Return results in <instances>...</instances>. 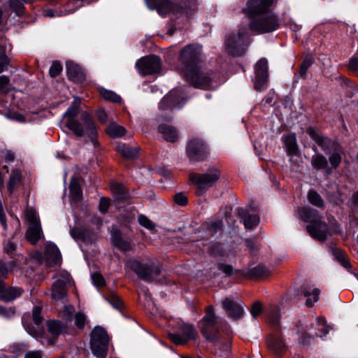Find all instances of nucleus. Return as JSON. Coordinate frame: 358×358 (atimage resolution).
<instances>
[{"instance_id":"f257e3e1","label":"nucleus","mask_w":358,"mask_h":358,"mask_svg":"<svg viewBox=\"0 0 358 358\" xmlns=\"http://www.w3.org/2000/svg\"><path fill=\"white\" fill-rule=\"evenodd\" d=\"M201 47L189 45L181 50L179 59L182 67L180 74L196 87L204 90L212 88L213 78L200 71Z\"/></svg>"},{"instance_id":"f03ea898","label":"nucleus","mask_w":358,"mask_h":358,"mask_svg":"<svg viewBox=\"0 0 358 358\" xmlns=\"http://www.w3.org/2000/svg\"><path fill=\"white\" fill-rule=\"evenodd\" d=\"M298 215L303 221L313 223L307 226V231L311 237L320 241L327 239L329 229L325 223L319 220L317 210L308 207H302L299 208Z\"/></svg>"},{"instance_id":"7ed1b4c3","label":"nucleus","mask_w":358,"mask_h":358,"mask_svg":"<svg viewBox=\"0 0 358 358\" xmlns=\"http://www.w3.org/2000/svg\"><path fill=\"white\" fill-rule=\"evenodd\" d=\"M280 27L278 17L272 11L252 17L249 28L257 34L273 32Z\"/></svg>"},{"instance_id":"20e7f679","label":"nucleus","mask_w":358,"mask_h":358,"mask_svg":"<svg viewBox=\"0 0 358 358\" xmlns=\"http://www.w3.org/2000/svg\"><path fill=\"white\" fill-rule=\"evenodd\" d=\"M126 265L131 269L137 276L145 281L152 282L160 274L162 268L155 265L152 261L142 263L136 259H129Z\"/></svg>"},{"instance_id":"39448f33","label":"nucleus","mask_w":358,"mask_h":358,"mask_svg":"<svg viewBox=\"0 0 358 358\" xmlns=\"http://www.w3.org/2000/svg\"><path fill=\"white\" fill-rule=\"evenodd\" d=\"M245 28H240L236 31L229 34L225 39L227 52L232 56L242 55L246 50L248 42Z\"/></svg>"},{"instance_id":"423d86ee","label":"nucleus","mask_w":358,"mask_h":358,"mask_svg":"<svg viewBox=\"0 0 358 358\" xmlns=\"http://www.w3.org/2000/svg\"><path fill=\"white\" fill-rule=\"evenodd\" d=\"M108 340V334L103 328L97 326L93 329L91 332L90 348L95 357L104 358L106 356Z\"/></svg>"},{"instance_id":"0eeeda50","label":"nucleus","mask_w":358,"mask_h":358,"mask_svg":"<svg viewBox=\"0 0 358 358\" xmlns=\"http://www.w3.org/2000/svg\"><path fill=\"white\" fill-rule=\"evenodd\" d=\"M220 176V171L213 167L203 173H190L189 180L192 183L197 186L199 191L198 194H200L203 191L212 187L219 180Z\"/></svg>"},{"instance_id":"6e6552de","label":"nucleus","mask_w":358,"mask_h":358,"mask_svg":"<svg viewBox=\"0 0 358 358\" xmlns=\"http://www.w3.org/2000/svg\"><path fill=\"white\" fill-rule=\"evenodd\" d=\"M174 332L169 333V338L176 345H184L196 338L197 333L192 325L178 321L174 325Z\"/></svg>"},{"instance_id":"1a4fd4ad","label":"nucleus","mask_w":358,"mask_h":358,"mask_svg":"<svg viewBox=\"0 0 358 358\" xmlns=\"http://www.w3.org/2000/svg\"><path fill=\"white\" fill-rule=\"evenodd\" d=\"M55 279L51 288V298L64 303L67 298V287L71 283V277L66 271H62L55 275Z\"/></svg>"},{"instance_id":"9d476101","label":"nucleus","mask_w":358,"mask_h":358,"mask_svg":"<svg viewBox=\"0 0 358 358\" xmlns=\"http://www.w3.org/2000/svg\"><path fill=\"white\" fill-rule=\"evenodd\" d=\"M185 97L180 89H173L166 94L159 103L161 110H172L180 108L185 104Z\"/></svg>"},{"instance_id":"9b49d317","label":"nucleus","mask_w":358,"mask_h":358,"mask_svg":"<svg viewBox=\"0 0 358 358\" xmlns=\"http://www.w3.org/2000/svg\"><path fill=\"white\" fill-rule=\"evenodd\" d=\"M42 308L41 306H36L34 308L32 312V320L34 326L30 325L27 321V317L24 315L22 318V325L26 331L36 339L42 338L43 329L41 327L43 317L41 316Z\"/></svg>"},{"instance_id":"f8f14e48","label":"nucleus","mask_w":358,"mask_h":358,"mask_svg":"<svg viewBox=\"0 0 358 358\" xmlns=\"http://www.w3.org/2000/svg\"><path fill=\"white\" fill-rule=\"evenodd\" d=\"M216 317L214 314V308L209 306L206 316L200 322L201 330L203 335L209 341H214L217 336Z\"/></svg>"},{"instance_id":"ddd939ff","label":"nucleus","mask_w":358,"mask_h":358,"mask_svg":"<svg viewBox=\"0 0 358 358\" xmlns=\"http://www.w3.org/2000/svg\"><path fill=\"white\" fill-rule=\"evenodd\" d=\"M136 66L142 76L151 75L161 70V59L156 55H150L138 60Z\"/></svg>"},{"instance_id":"4468645a","label":"nucleus","mask_w":358,"mask_h":358,"mask_svg":"<svg viewBox=\"0 0 358 358\" xmlns=\"http://www.w3.org/2000/svg\"><path fill=\"white\" fill-rule=\"evenodd\" d=\"M186 152L188 157L192 162L203 161L208 156L206 145L196 138H194L187 143Z\"/></svg>"},{"instance_id":"2eb2a0df","label":"nucleus","mask_w":358,"mask_h":358,"mask_svg":"<svg viewBox=\"0 0 358 358\" xmlns=\"http://www.w3.org/2000/svg\"><path fill=\"white\" fill-rule=\"evenodd\" d=\"M80 103L81 100L76 98L63 115L62 124L73 132H76L80 129V123L75 120V117L78 114Z\"/></svg>"},{"instance_id":"dca6fc26","label":"nucleus","mask_w":358,"mask_h":358,"mask_svg":"<svg viewBox=\"0 0 358 358\" xmlns=\"http://www.w3.org/2000/svg\"><path fill=\"white\" fill-rule=\"evenodd\" d=\"M255 88L258 91H262L266 87L268 82V62L265 58L260 59L255 67Z\"/></svg>"},{"instance_id":"f3484780","label":"nucleus","mask_w":358,"mask_h":358,"mask_svg":"<svg viewBox=\"0 0 358 358\" xmlns=\"http://www.w3.org/2000/svg\"><path fill=\"white\" fill-rule=\"evenodd\" d=\"M272 3L273 0H248L243 12L253 17L266 12H271L270 7Z\"/></svg>"},{"instance_id":"a211bd4d","label":"nucleus","mask_w":358,"mask_h":358,"mask_svg":"<svg viewBox=\"0 0 358 358\" xmlns=\"http://www.w3.org/2000/svg\"><path fill=\"white\" fill-rule=\"evenodd\" d=\"M329 327L327 324L325 319L323 317H318L307 329L303 337L300 338L299 342L305 345V342L303 341L305 336L307 335L310 337L323 338L329 333Z\"/></svg>"},{"instance_id":"6ab92c4d","label":"nucleus","mask_w":358,"mask_h":358,"mask_svg":"<svg viewBox=\"0 0 358 358\" xmlns=\"http://www.w3.org/2000/svg\"><path fill=\"white\" fill-rule=\"evenodd\" d=\"M222 306L227 316L234 320L241 318L244 314V304L238 300L225 298Z\"/></svg>"},{"instance_id":"aec40b11","label":"nucleus","mask_w":358,"mask_h":358,"mask_svg":"<svg viewBox=\"0 0 358 358\" xmlns=\"http://www.w3.org/2000/svg\"><path fill=\"white\" fill-rule=\"evenodd\" d=\"M149 9L157 10L160 15H166L170 13H178L179 8L173 6L169 0H145Z\"/></svg>"},{"instance_id":"412c9836","label":"nucleus","mask_w":358,"mask_h":358,"mask_svg":"<svg viewBox=\"0 0 358 358\" xmlns=\"http://www.w3.org/2000/svg\"><path fill=\"white\" fill-rule=\"evenodd\" d=\"M64 318L68 322L74 320V324L79 329L84 327L86 316L81 313H75V308L71 305L65 306L62 313Z\"/></svg>"},{"instance_id":"4be33fe9","label":"nucleus","mask_w":358,"mask_h":358,"mask_svg":"<svg viewBox=\"0 0 358 358\" xmlns=\"http://www.w3.org/2000/svg\"><path fill=\"white\" fill-rule=\"evenodd\" d=\"M269 351L277 357H281L287 349L283 339L278 335L271 336L267 341Z\"/></svg>"},{"instance_id":"5701e85b","label":"nucleus","mask_w":358,"mask_h":358,"mask_svg":"<svg viewBox=\"0 0 358 358\" xmlns=\"http://www.w3.org/2000/svg\"><path fill=\"white\" fill-rule=\"evenodd\" d=\"M116 150L124 158L134 159L137 157L140 151V147L138 145L131 146L123 142H117Z\"/></svg>"},{"instance_id":"b1692460","label":"nucleus","mask_w":358,"mask_h":358,"mask_svg":"<svg viewBox=\"0 0 358 358\" xmlns=\"http://www.w3.org/2000/svg\"><path fill=\"white\" fill-rule=\"evenodd\" d=\"M22 289L20 287H5L3 282L0 281V300L6 302L11 301L22 295Z\"/></svg>"},{"instance_id":"393cba45","label":"nucleus","mask_w":358,"mask_h":358,"mask_svg":"<svg viewBox=\"0 0 358 358\" xmlns=\"http://www.w3.org/2000/svg\"><path fill=\"white\" fill-rule=\"evenodd\" d=\"M82 124H80V129L75 134H83V133L95 134H96V124L92 117L87 113L81 115Z\"/></svg>"},{"instance_id":"a878e982","label":"nucleus","mask_w":358,"mask_h":358,"mask_svg":"<svg viewBox=\"0 0 358 358\" xmlns=\"http://www.w3.org/2000/svg\"><path fill=\"white\" fill-rule=\"evenodd\" d=\"M71 236L77 242L92 243L96 239V234L85 229L76 227L71 230Z\"/></svg>"},{"instance_id":"bb28decb","label":"nucleus","mask_w":358,"mask_h":358,"mask_svg":"<svg viewBox=\"0 0 358 358\" xmlns=\"http://www.w3.org/2000/svg\"><path fill=\"white\" fill-rule=\"evenodd\" d=\"M45 255L49 264L60 263L62 257L57 246L53 243H48L45 248Z\"/></svg>"},{"instance_id":"cd10ccee","label":"nucleus","mask_w":358,"mask_h":358,"mask_svg":"<svg viewBox=\"0 0 358 358\" xmlns=\"http://www.w3.org/2000/svg\"><path fill=\"white\" fill-rule=\"evenodd\" d=\"M238 212L246 229H252L259 224V217L257 214H250L243 208H239Z\"/></svg>"},{"instance_id":"c85d7f7f","label":"nucleus","mask_w":358,"mask_h":358,"mask_svg":"<svg viewBox=\"0 0 358 358\" xmlns=\"http://www.w3.org/2000/svg\"><path fill=\"white\" fill-rule=\"evenodd\" d=\"M42 235L41 223H34L29 225L26 233L27 240L32 244H36L42 237Z\"/></svg>"},{"instance_id":"c756f323","label":"nucleus","mask_w":358,"mask_h":358,"mask_svg":"<svg viewBox=\"0 0 358 358\" xmlns=\"http://www.w3.org/2000/svg\"><path fill=\"white\" fill-rule=\"evenodd\" d=\"M111 235V241L113 245L122 251H129L131 250L130 243L122 238L121 233L118 230H114Z\"/></svg>"},{"instance_id":"7c9ffc66","label":"nucleus","mask_w":358,"mask_h":358,"mask_svg":"<svg viewBox=\"0 0 358 358\" xmlns=\"http://www.w3.org/2000/svg\"><path fill=\"white\" fill-rule=\"evenodd\" d=\"M70 199L73 202H78L83 198V192L78 180L76 178L71 179L69 185Z\"/></svg>"},{"instance_id":"2f4dec72","label":"nucleus","mask_w":358,"mask_h":358,"mask_svg":"<svg viewBox=\"0 0 358 358\" xmlns=\"http://www.w3.org/2000/svg\"><path fill=\"white\" fill-rule=\"evenodd\" d=\"M49 333L52 336H58L66 331V327L60 321L50 320L47 322Z\"/></svg>"},{"instance_id":"473e14b6","label":"nucleus","mask_w":358,"mask_h":358,"mask_svg":"<svg viewBox=\"0 0 358 358\" xmlns=\"http://www.w3.org/2000/svg\"><path fill=\"white\" fill-rule=\"evenodd\" d=\"M282 141L287 148L289 155H295L298 152V145L296 136H282Z\"/></svg>"},{"instance_id":"72a5a7b5","label":"nucleus","mask_w":358,"mask_h":358,"mask_svg":"<svg viewBox=\"0 0 358 358\" xmlns=\"http://www.w3.org/2000/svg\"><path fill=\"white\" fill-rule=\"evenodd\" d=\"M66 71L70 79L76 81L83 78V73L80 68L71 62H66Z\"/></svg>"},{"instance_id":"f704fd0d","label":"nucleus","mask_w":358,"mask_h":358,"mask_svg":"<svg viewBox=\"0 0 358 358\" xmlns=\"http://www.w3.org/2000/svg\"><path fill=\"white\" fill-rule=\"evenodd\" d=\"M21 178L22 176L19 170L13 169L11 171L8 184V190L10 194H12L13 191L17 188V185L21 182Z\"/></svg>"},{"instance_id":"c9c22d12","label":"nucleus","mask_w":358,"mask_h":358,"mask_svg":"<svg viewBox=\"0 0 358 358\" xmlns=\"http://www.w3.org/2000/svg\"><path fill=\"white\" fill-rule=\"evenodd\" d=\"M320 290L317 288L309 289L304 292V296L307 297L306 305L308 307L313 306L318 301Z\"/></svg>"},{"instance_id":"e433bc0d","label":"nucleus","mask_w":358,"mask_h":358,"mask_svg":"<svg viewBox=\"0 0 358 358\" xmlns=\"http://www.w3.org/2000/svg\"><path fill=\"white\" fill-rule=\"evenodd\" d=\"M110 190L117 200H124L127 196L124 186L120 183L113 182L110 185Z\"/></svg>"},{"instance_id":"4c0bfd02","label":"nucleus","mask_w":358,"mask_h":358,"mask_svg":"<svg viewBox=\"0 0 358 358\" xmlns=\"http://www.w3.org/2000/svg\"><path fill=\"white\" fill-rule=\"evenodd\" d=\"M220 227V223L219 222H215L207 226L203 231H200L199 236L203 239H208L209 237L214 236Z\"/></svg>"},{"instance_id":"58836bf2","label":"nucleus","mask_w":358,"mask_h":358,"mask_svg":"<svg viewBox=\"0 0 358 358\" xmlns=\"http://www.w3.org/2000/svg\"><path fill=\"white\" fill-rule=\"evenodd\" d=\"M280 309L276 306H271L267 313L266 320L271 325H278L280 322Z\"/></svg>"},{"instance_id":"ea45409f","label":"nucleus","mask_w":358,"mask_h":358,"mask_svg":"<svg viewBox=\"0 0 358 358\" xmlns=\"http://www.w3.org/2000/svg\"><path fill=\"white\" fill-rule=\"evenodd\" d=\"M332 252L336 259L346 269L351 267V264L346 258L345 255L338 248H332Z\"/></svg>"},{"instance_id":"a19ab883","label":"nucleus","mask_w":358,"mask_h":358,"mask_svg":"<svg viewBox=\"0 0 358 358\" xmlns=\"http://www.w3.org/2000/svg\"><path fill=\"white\" fill-rule=\"evenodd\" d=\"M25 3L23 0H10L9 5L11 10L14 12L16 15L22 16L24 13Z\"/></svg>"},{"instance_id":"79ce46f5","label":"nucleus","mask_w":358,"mask_h":358,"mask_svg":"<svg viewBox=\"0 0 358 358\" xmlns=\"http://www.w3.org/2000/svg\"><path fill=\"white\" fill-rule=\"evenodd\" d=\"M268 269L264 265L259 264L249 271L248 275L252 278H262L268 274Z\"/></svg>"},{"instance_id":"37998d69","label":"nucleus","mask_w":358,"mask_h":358,"mask_svg":"<svg viewBox=\"0 0 358 358\" xmlns=\"http://www.w3.org/2000/svg\"><path fill=\"white\" fill-rule=\"evenodd\" d=\"M9 65L10 59L6 55V47L3 45H0V73L3 72Z\"/></svg>"},{"instance_id":"c03bdc74","label":"nucleus","mask_w":358,"mask_h":358,"mask_svg":"<svg viewBox=\"0 0 358 358\" xmlns=\"http://www.w3.org/2000/svg\"><path fill=\"white\" fill-rule=\"evenodd\" d=\"M313 57L312 55H306L303 60L299 69V75L302 78H306V73L308 69V68L313 64Z\"/></svg>"},{"instance_id":"a18cd8bd","label":"nucleus","mask_w":358,"mask_h":358,"mask_svg":"<svg viewBox=\"0 0 358 358\" xmlns=\"http://www.w3.org/2000/svg\"><path fill=\"white\" fill-rule=\"evenodd\" d=\"M100 94L104 99L108 101L119 103L122 100L121 97L119 95H117L114 92L110 90L101 89Z\"/></svg>"},{"instance_id":"49530a36","label":"nucleus","mask_w":358,"mask_h":358,"mask_svg":"<svg viewBox=\"0 0 358 358\" xmlns=\"http://www.w3.org/2000/svg\"><path fill=\"white\" fill-rule=\"evenodd\" d=\"M308 199L310 203L317 207H322L324 201L321 196L315 191L310 190L308 194Z\"/></svg>"},{"instance_id":"de8ad7c7","label":"nucleus","mask_w":358,"mask_h":358,"mask_svg":"<svg viewBox=\"0 0 358 358\" xmlns=\"http://www.w3.org/2000/svg\"><path fill=\"white\" fill-rule=\"evenodd\" d=\"M126 129L115 122H110L106 129V134H125Z\"/></svg>"},{"instance_id":"09e8293b","label":"nucleus","mask_w":358,"mask_h":358,"mask_svg":"<svg viewBox=\"0 0 358 358\" xmlns=\"http://www.w3.org/2000/svg\"><path fill=\"white\" fill-rule=\"evenodd\" d=\"M24 217L29 225L34 223H40L36 212L33 208H27L24 212Z\"/></svg>"},{"instance_id":"8fccbe9b","label":"nucleus","mask_w":358,"mask_h":358,"mask_svg":"<svg viewBox=\"0 0 358 358\" xmlns=\"http://www.w3.org/2000/svg\"><path fill=\"white\" fill-rule=\"evenodd\" d=\"M138 221L141 226L150 231H153L155 229V224L143 215H140L138 217Z\"/></svg>"},{"instance_id":"3c124183","label":"nucleus","mask_w":358,"mask_h":358,"mask_svg":"<svg viewBox=\"0 0 358 358\" xmlns=\"http://www.w3.org/2000/svg\"><path fill=\"white\" fill-rule=\"evenodd\" d=\"M158 131L162 134H173L178 132L177 129L170 124H161L158 127Z\"/></svg>"},{"instance_id":"603ef678","label":"nucleus","mask_w":358,"mask_h":358,"mask_svg":"<svg viewBox=\"0 0 358 358\" xmlns=\"http://www.w3.org/2000/svg\"><path fill=\"white\" fill-rule=\"evenodd\" d=\"M114 308L120 310L122 302L118 296L115 293H112L109 298L103 296Z\"/></svg>"},{"instance_id":"864d4df0","label":"nucleus","mask_w":358,"mask_h":358,"mask_svg":"<svg viewBox=\"0 0 358 358\" xmlns=\"http://www.w3.org/2000/svg\"><path fill=\"white\" fill-rule=\"evenodd\" d=\"M62 66L61 65V64L57 61H55L52 62L50 68L49 73L52 78H55L62 72Z\"/></svg>"},{"instance_id":"5fc2aeb1","label":"nucleus","mask_w":358,"mask_h":358,"mask_svg":"<svg viewBox=\"0 0 358 358\" xmlns=\"http://www.w3.org/2000/svg\"><path fill=\"white\" fill-rule=\"evenodd\" d=\"M313 164L319 169L324 168L327 164V159L323 155H317L313 159Z\"/></svg>"},{"instance_id":"6e6d98bb","label":"nucleus","mask_w":358,"mask_h":358,"mask_svg":"<svg viewBox=\"0 0 358 358\" xmlns=\"http://www.w3.org/2000/svg\"><path fill=\"white\" fill-rule=\"evenodd\" d=\"M43 15L48 17H60L65 15L64 11L62 10H52L49 8L44 9L43 11Z\"/></svg>"},{"instance_id":"4d7b16f0","label":"nucleus","mask_w":358,"mask_h":358,"mask_svg":"<svg viewBox=\"0 0 358 358\" xmlns=\"http://www.w3.org/2000/svg\"><path fill=\"white\" fill-rule=\"evenodd\" d=\"M15 315V308H6L3 306H0V316L9 319Z\"/></svg>"},{"instance_id":"13d9d810","label":"nucleus","mask_w":358,"mask_h":358,"mask_svg":"<svg viewBox=\"0 0 358 358\" xmlns=\"http://www.w3.org/2000/svg\"><path fill=\"white\" fill-rule=\"evenodd\" d=\"M263 310V307L262 303L259 301H256L253 303L252 308H251V315L254 319H256L262 313Z\"/></svg>"},{"instance_id":"bf43d9fd","label":"nucleus","mask_w":358,"mask_h":358,"mask_svg":"<svg viewBox=\"0 0 358 358\" xmlns=\"http://www.w3.org/2000/svg\"><path fill=\"white\" fill-rule=\"evenodd\" d=\"M91 278L92 280L93 284L96 287H101L105 283L103 276L98 273H92L91 275Z\"/></svg>"},{"instance_id":"052dcab7","label":"nucleus","mask_w":358,"mask_h":358,"mask_svg":"<svg viewBox=\"0 0 358 358\" xmlns=\"http://www.w3.org/2000/svg\"><path fill=\"white\" fill-rule=\"evenodd\" d=\"M315 141H317L324 151H327L328 148L326 143H330L331 141L328 138H323V136H312Z\"/></svg>"},{"instance_id":"680f3d73","label":"nucleus","mask_w":358,"mask_h":358,"mask_svg":"<svg viewBox=\"0 0 358 358\" xmlns=\"http://www.w3.org/2000/svg\"><path fill=\"white\" fill-rule=\"evenodd\" d=\"M174 201L178 205L185 206L187 203V198L183 193H178L174 196Z\"/></svg>"},{"instance_id":"e2e57ef3","label":"nucleus","mask_w":358,"mask_h":358,"mask_svg":"<svg viewBox=\"0 0 358 358\" xmlns=\"http://www.w3.org/2000/svg\"><path fill=\"white\" fill-rule=\"evenodd\" d=\"M329 162L333 167L336 168L341 163V157L338 153H334L329 157Z\"/></svg>"},{"instance_id":"0e129e2a","label":"nucleus","mask_w":358,"mask_h":358,"mask_svg":"<svg viewBox=\"0 0 358 358\" xmlns=\"http://www.w3.org/2000/svg\"><path fill=\"white\" fill-rule=\"evenodd\" d=\"M15 249L16 244L12 240H9L3 248L4 252L8 255L13 254Z\"/></svg>"},{"instance_id":"69168bd1","label":"nucleus","mask_w":358,"mask_h":358,"mask_svg":"<svg viewBox=\"0 0 358 358\" xmlns=\"http://www.w3.org/2000/svg\"><path fill=\"white\" fill-rule=\"evenodd\" d=\"M10 83V79L6 76H0V91H4L7 89Z\"/></svg>"},{"instance_id":"338daca9","label":"nucleus","mask_w":358,"mask_h":358,"mask_svg":"<svg viewBox=\"0 0 358 358\" xmlns=\"http://www.w3.org/2000/svg\"><path fill=\"white\" fill-rule=\"evenodd\" d=\"M215 356L217 358H229L230 352L227 349H219L215 352Z\"/></svg>"},{"instance_id":"774afa93","label":"nucleus","mask_w":358,"mask_h":358,"mask_svg":"<svg viewBox=\"0 0 358 358\" xmlns=\"http://www.w3.org/2000/svg\"><path fill=\"white\" fill-rule=\"evenodd\" d=\"M349 69L351 71H355L358 70V57H353L349 62Z\"/></svg>"}]
</instances>
